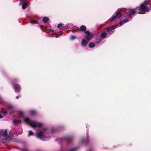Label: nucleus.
I'll use <instances>...</instances> for the list:
<instances>
[{
	"label": "nucleus",
	"mask_w": 151,
	"mask_h": 151,
	"mask_svg": "<svg viewBox=\"0 0 151 151\" xmlns=\"http://www.w3.org/2000/svg\"><path fill=\"white\" fill-rule=\"evenodd\" d=\"M24 121L32 127L34 128L38 127L40 129L36 133L37 137L43 141H45L50 138V134L55 133L57 130L54 127H52L50 129L48 130L45 127H42V124L41 123L32 121L29 117L24 119Z\"/></svg>",
	"instance_id": "nucleus-1"
},
{
	"label": "nucleus",
	"mask_w": 151,
	"mask_h": 151,
	"mask_svg": "<svg viewBox=\"0 0 151 151\" xmlns=\"http://www.w3.org/2000/svg\"><path fill=\"white\" fill-rule=\"evenodd\" d=\"M114 29V26H112L106 29L100 35V37L98 38L96 44H97L100 43L103 41L104 39L110 36L113 33Z\"/></svg>",
	"instance_id": "nucleus-2"
},
{
	"label": "nucleus",
	"mask_w": 151,
	"mask_h": 151,
	"mask_svg": "<svg viewBox=\"0 0 151 151\" xmlns=\"http://www.w3.org/2000/svg\"><path fill=\"white\" fill-rule=\"evenodd\" d=\"M149 0H146L142 3L139 7V11L138 13L140 14H145L146 12L149 11V9L147 6L148 4Z\"/></svg>",
	"instance_id": "nucleus-3"
},
{
	"label": "nucleus",
	"mask_w": 151,
	"mask_h": 151,
	"mask_svg": "<svg viewBox=\"0 0 151 151\" xmlns=\"http://www.w3.org/2000/svg\"><path fill=\"white\" fill-rule=\"evenodd\" d=\"M138 9L137 7V8L132 9L130 10L128 12H126L124 14V16L127 18H131V16L135 14L137 12V9Z\"/></svg>",
	"instance_id": "nucleus-4"
},
{
	"label": "nucleus",
	"mask_w": 151,
	"mask_h": 151,
	"mask_svg": "<svg viewBox=\"0 0 151 151\" xmlns=\"http://www.w3.org/2000/svg\"><path fill=\"white\" fill-rule=\"evenodd\" d=\"M122 16V15L120 12L118 11L116 12L115 14H113L111 17V22L112 23L113 21H116V19L120 18Z\"/></svg>",
	"instance_id": "nucleus-5"
},
{
	"label": "nucleus",
	"mask_w": 151,
	"mask_h": 151,
	"mask_svg": "<svg viewBox=\"0 0 151 151\" xmlns=\"http://www.w3.org/2000/svg\"><path fill=\"white\" fill-rule=\"evenodd\" d=\"M13 85L15 92L18 93L20 91L21 88L19 84L13 83Z\"/></svg>",
	"instance_id": "nucleus-6"
},
{
	"label": "nucleus",
	"mask_w": 151,
	"mask_h": 151,
	"mask_svg": "<svg viewBox=\"0 0 151 151\" xmlns=\"http://www.w3.org/2000/svg\"><path fill=\"white\" fill-rule=\"evenodd\" d=\"M90 40L89 38H87V37H84L82 40L81 44L83 46H86Z\"/></svg>",
	"instance_id": "nucleus-7"
},
{
	"label": "nucleus",
	"mask_w": 151,
	"mask_h": 151,
	"mask_svg": "<svg viewBox=\"0 0 151 151\" xmlns=\"http://www.w3.org/2000/svg\"><path fill=\"white\" fill-rule=\"evenodd\" d=\"M73 137V136H68L63 138L61 139L62 140V141H65L69 142H70L72 141Z\"/></svg>",
	"instance_id": "nucleus-8"
},
{
	"label": "nucleus",
	"mask_w": 151,
	"mask_h": 151,
	"mask_svg": "<svg viewBox=\"0 0 151 151\" xmlns=\"http://www.w3.org/2000/svg\"><path fill=\"white\" fill-rule=\"evenodd\" d=\"M0 135L5 137H6L8 135L7 130L6 129L0 130Z\"/></svg>",
	"instance_id": "nucleus-9"
},
{
	"label": "nucleus",
	"mask_w": 151,
	"mask_h": 151,
	"mask_svg": "<svg viewBox=\"0 0 151 151\" xmlns=\"http://www.w3.org/2000/svg\"><path fill=\"white\" fill-rule=\"evenodd\" d=\"M7 108L9 109L10 111V114L14 112V107L11 104H8L7 106Z\"/></svg>",
	"instance_id": "nucleus-10"
},
{
	"label": "nucleus",
	"mask_w": 151,
	"mask_h": 151,
	"mask_svg": "<svg viewBox=\"0 0 151 151\" xmlns=\"http://www.w3.org/2000/svg\"><path fill=\"white\" fill-rule=\"evenodd\" d=\"M85 33L86 35V36L85 37H87V38H89L90 39H91L93 37V36L92 34H91L90 32L88 31H86L84 32Z\"/></svg>",
	"instance_id": "nucleus-11"
},
{
	"label": "nucleus",
	"mask_w": 151,
	"mask_h": 151,
	"mask_svg": "<svg viewBox=\"0 0 151 151\" xmlns=\"http://www.w3.org/2000/svg\"><path fill=\"white\" fill-rule=\"evenodd\" d=\"M97 42V41L95 42H91L89 43L88 45V46L90 48H93L94 47H95L96 45H99V43H98V44H96V42Z\"/></svg>",
	"instance_id": "nucleus-12"
},
{
	"label": "nucleus",
	"mask_w": 151,
	"mask_h": 151,
	"mask_svg": "<svg viewBox=\"0 0 151 151\" xmlns=\"http://www.w3.org/2000/svg\"><path fill=\"white\" fill-rule=\"evenodd\" d=\"M129 21L128 19H126V20H123L122 21H120L119 22V25L120 26L124 24H125V23L128 22Z\"/></svg>",
	"instance_id": "nucleus-13"
},
{
	"label": "nucleus",
	"mask_w": 151,
	"mask_h": 151,
	"mask_svg": "<svg viewBox=\"0 0 151 151\" xmlns=\"http://www.w3.org/2000/svg\"><path fill=\"white\" fill-rule=\"evenodd\" d=\"M81 30L83 32H85L86 30V27L83 25L81 26L80 27Z\"/></svg>",
	"instance_id": "nucleus-14"
},
{
	"label": "nucleus",
	"mask_w": 151,
	"mask_h": 151,
	"mask_svg": "<svg viewBox=\"0 0 151 151\" xmlns=\"http://www.w3.org/2000/svg\"><path fill=\"white\" fill-rule=\"evenodd\" d=\"M49 19L47 17H45L42 19V21L45 23H47L49 21Z\"/></svg>",
	"instance_id": "nucleus-15"
},
{
	"label": "nucleus",
	"mask_w": 151,
	"mask_h": 151,
	"mask_svg": "<svg viewBox=\"0 0 151 151\" xmlns=\"http://www.w3.org/2000/svg\"><path fill=\"white\" fill-rule=\"evenodd\" d=\"M29 114L31 115L34 116L36 112L34 110H31L29 111Z\"/></svg>",
	"instance_id": "nucleus-16"
},
{
	"label": "nucleus",
	"mask_w": 151,
	"mask_h": 151,
	"mask_svg": "<svg viewBox=\"0 0 151 151\" xmlns=\"http://www.w3.org/2000/svg\"><path fill=\"white\" fill-rule=\"evenodd\" d=\"M18 114H19L20 116L21 117H24V113L22 111H18Z\"/></svg>",
	"instance_id": "nucleus-17"
},
{
	"label": "nucleus",
	"mask_w": 151,
	"mask_h": 151,
	"mask_svg": "<svg viewBox=\"0 0 151 151\" xmlns=\"http://www.w3.org/2000/svg\"><path fill=\"white\" fill-rule=\"evenodd\" d=\"M21 122L19 121H17V120L14 119L13 121V124H16L20 123Z\"/></svg>",
	"instance_id": "nucleus-18"
},
{
	"label": "nucleus",
	"mask_w": 151,
	"mask_h": 151,
	"mask_svg": "<svg viewBox=\"0 0 151 151\" xmlns=\"http://www.w3.org/2000/svg\"><path fill=\"white\" fill-rule=\"evenodd\" d=\"M33 135H34V133L32 131V130L29 131L28 132V137H29L31 136H33Z\"/></svg>",
	"instance_id": "nucleus-19"
},
{
	"label": "nucleus",
	"mask_w": 151,
	"mask_h": 151,
	"mask_svg": "<svg viewBox=\"0 0 151 151\" xmlns=\"http://www.w3.org/2000/svg\"><path fill=\"white\" fill-rule=\"evenodd\" d=\"M77 147H76L73 148L68 149L67 151H75L77 149Z\"/></svg>",
	"instance_id": "nucleus-20"
},
{
	"label": "nucleus",
	"mask_w": 151,
	"mask_h": 151,
	"mask_svg": "<svg viewBox=\"0 0 151 151\" xmlns=\"http://www.w3.org/2000/svg\"><path fill=\"white\" fill-rule=\"evenodd\" d=\"M76 37L73 35H71L70 36V39L71 40H73L76 39Z\"/></svg>",
	"instance_id": "nucleus-21"
},
{
	"label": "nucleus",
	"mask_w": 151,
	"mask_h": 151,
	"mask_svg": "<svg viewBox=\"0 0 151 151\" xmlns=\"http://www.w3.org/2000/svg\"><path fill=\"white\" fill-rule=\"evenodd\" d=\"M86 141V139L84 138H82L81 139V144H83Z\"/></svg>",
	"instance_id": "nucleus-22"
},
{
	"label": "nucleus",
	"mask_w": 151,
	"mask_h": 151,
	"mask_svg": "<svg viewBox=\"0 0 151 151\" xmlns=\"http://www.w3.org/2000/svg\"><path fill=\"white\" fill-rule=\"evenodd\" d=\"M63 26V24L61 23L58 24L57 26V27L58 28L61 27Z\"/></svg>",
	"instance_id": "nucleus-23"
},
{
	"label": "nucleus",
	"mask_w": 151,
	"mask_h": 151,
	"mask_svg": "<svg viewBox=\"0 0 151 151\" xmlns=\"http://www.w3.org/2000/svg\"><path fill=\"white\" fill-rule=\"evenodd\" d=\"M37 22V20H32L31 21H30V23H35L36 22Z\"/></svg>",
	"instance_id": "nucleus-24"
},
{
	"label": "nucleus",
	"mask_w": 151,
	"mask_h": 151,
	"mask_svg": "<svg viewBox=\"0 0 151 151\" xmlns=\"http://www.w3.org/2000/svg\"><path fill=\"white\" fill-rule=\"evenodd\" d=\"M0 141L3 144L5 143V140L4 139H0Z\"/></svg>",
	"instance_id": "nucleus-25"
},
{
	"label": "nucleus",
	"mask_w": 151,
	"mask_h": 151,
	"mask_svg": "<svg viewBox=\"0 0 151 151\" xmlns=\"http://www.w3.org/2000/svg\"><path fill=\"white\" fill-rule=\"evenodd\" d=\"M87 151H93V149L92 148H90L89 150H88Z\"/></svg>",
	"instance_id": "nucleus-26"
},
{
	"label": "nucleus",
	"mask_w": 151,
	"mask_h": 151,
	"mask_svg": "<svg viewBox=\"0 0 151 151\" xmlns=\"http://www.w3.org/2000/svg\"><path fill=\"white\" fill-rule=\"evenodd\" d=\"M3 113L5 114H7V112L6 111H4L3 112Z\"/></svg>",
	"instance_id": "nucleus-27"
},
{
	"label": "nucleus",
	"mask_w": 151,
	"mask_h": 151,
	"mask_svg": "<svg viewBox=\"0 0 151 151\" xmlns=\"http://www.w3.org/2000/svg\"><path fill=\"white\" fill-rule=\"evenodd\" d=\"M3 118V116L0 114V119H1Z\"/></svg>",
	"instance_id": "nucleus-28"
},
{
	"label": "nucleus",
	"mask_w": 151,
	"mask_h": 151,
	"mask_svg": "<svg viewBox=\"0 0 151 151\" xmlns=\"http://www.w3.org/2000/svg\"><path fill=\"white\" fill-rule=\"evenodd\" d=\"M21 132L19 133V134H22V130H21Z\"/></svg>",
	"instance_id": "nucleus-29"
},
{
	"label": "nucleus",
	"mask_w": 151,
	"mask_h": 151,
	"mask_svg": "<svg viewBox=\"0 0 151 151\" xmlns=\"http://www.w3.org/2000/svg\"><path fill=\"white\" fill-rule=\"evenodd\" d=\"M16 98L17 99H18L19 98V96H17L16 97Z\"/></svg>",
	"instance_id": "nucleus-30"
},
{
	"label": "nucleus",
	"mask_w": 151,
	"mask_h": 151,
	"mask_svg": "<svg viewBox=\"0 0 151 151\" xmlns=\"http://www.w3.org/2000/svg\"><path fill=\"white\" fill-rule=\"evenodd\" d=\"M87 139H88V140H89L88 139V137L87 138Z\"/></svg>",
	"instance_id": "nucleus-31"
}]
</instances>
